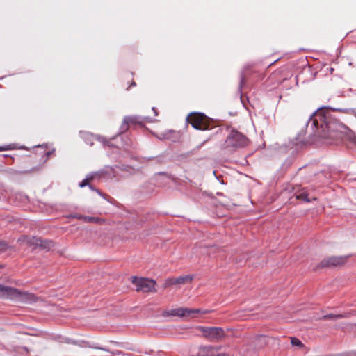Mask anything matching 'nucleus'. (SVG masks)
<instances>
[{"label":"nucleus","instance_id":"obj_1","mask_svg":"<svg viewBox=\"0 0 356 356\" xmlns=\"http://www.w3.org/2000/svg\"><path fill=\"white\" fill-rule=\"evenodd\" d=\"M320 121L325 126L327 131L331 132H343L345 127L337 122L335 119L327 117L324 114V111H318L314 115V124L318 123Z\"/></svg>","mask_w":356,"mask_h":356},{"label":"nucleus","instance_id":"obj_6","mask_svg":"<svg viewBox=\"0 0 356 356\" xmlns=\"http://www.w3.org/2000/svg\"><path fill=\"white\" fill-rule=\"evenodd\" d=\"M169 313L172 316H181V317L188 316V317L195 318V317H197L199 314H206L207 311H202L200 309L193 310V309H189L187 308H176V309H171L169 312Z\"/></svg>","mask_w":356,"mask_h":356},{"label":"nucleus","instance_id":"obj_11","mask_svg":"<svg viewBox=\"0 0 356 356\" xmlns=\"http://www.w3.org/2000/svg\"><path fill=\"white\" fill-rule=\"evenodd\" d=\"M83 219L85 222H98L100 220L97 218L90 217V216H84Z\"/></svg>","mask_w":356,"mask_h":356},{"label":"nucleus","instance_id":"obj_4","mask_svg":"<svg viewBox=\"0 0 356 356\" xmlns=\"http://www.w3.org/2000/svg\"><path fill=\"white\" fill-rule=\"evenodd\" d=\"M131 282L134 284L138 291L149 292L155 290V282L152 280L133 277Z\"/></svg>","mask_w":356,"mask_h":356},{"label":"nucleus","instance_id":"obj_8","mask_svg":"<svg viewBox=\"0 0 356 356\" xmlns=\"http://www.w3.org/2000/svg\"><path fill=\"white\" fill-rule=\"evenodd\" d=\"M200 330L202 334L210 339H220L224 336V332L218 327H200Z\"/></svg>","mask_w":356,"mask_h":356},{"label":"nucleus","instance_id":"obj_2","mask_svg":"<svg viewBox=\"0 0 356 356\" xmlns=\"http://www.w3.org/2000/svg\"><path fill=\"white\" fill-rule=\"evenodd\" d=\"M0 296L13 299H18L26 302H32L36 300V297L26 292L20 291L16 289L4 286L0 284Z\"/></svg>","mask_w":356,"mask_h":356},{"label":"nucleus","instance_id":"obj_3","mask_svg":"<svg viewBox=\"0 0 356 356\" xmlns=\"http://www.w3.org/2000/svg\"><path fill=\"white\" fill-rule=\"evenodd\" d=\"M192 126L197 129L205 130L209 128V120L207 116L200 113H191L187 118Z\"/></svg>","mask_w":356,"mask_h":356},{"label":"nucleus","instance_id":"obj_15","mask_svg":"<svg viewBox=\"0 0 356 356\" xmlns=\"http://www.w3.org/2000/svg\"><path fill=\"white\" fill-rule=\"evenodd\" d=\"M8 149V148L0 147V151Z\"/></svg>","mask_w":356,"mask_h":356},{"label":"nucleus","instance_id":"obj_7","mask_svg":"<svg viewBox=\"0 0 356 356\" xmlns=\"http://www.w3.org/2000/svg\"><path fill=\"white\" fill-rule=\"evenodd\" d=\"M348 258L347 256H332L323 259L321 264L323 267L339 266L344 264Z\"/></svg>","mask_w":356,"mask_h":356},{"label":"nucleus","instance_id":"obj_12","mask_svg":"<svg viewBox=\"0 0 356 356\" xmlns=\"http://www.w3.org/2000/svg\"><path fill=\"white\" fill-rule=\"evenodd\" d=\"M297 198L304 201H309V200L307 198V194L306 192H302L298 195Z\"/></svg>","mask_w":356,"mask_h":356},{"label":"nucleus","instance_id":"obj_9","mask_svg":"<svg viewBox=\"0 0 356 356\" xmlns=\"http://www.w3.org/2000/svg\"><path fill=\"white\" fill-rule=\"evenodd\" d=\"M245 138L239 133H234L232 137L228 140L229 143L234 145H243L245 144Z\"/></svg>","mask_w":356,"mask_h":356},{"label":"nucleus","instance_id":"obj_5","mask_svg":"<svg viewBox=\"0 0 356 356\" xmlns=\"http://www.w3.org/2000/svg\"><path fill=\"white\" fill-rule=\"evenodd\" d=\"M17 242L20 245H26L30 248L42 246L47 248H51L53 246V243L51 241H42L35 237H28L25 236L19 238Z\"/></svg>","mask_w":356,"mask_h":356},{"label":"nucleus","instance_id":"obj_13","mask_svg":"<svg viewBox=\"0 0 356 356\" xmlns=\"http://www.w3.org/2000/svg\"><path fill=\"white\" fill-rule=\"evenodd\" d=\"M291 344L294 346H301V341L297 339L293 338L291 339Z\"/></svg>","mask_w":356,"mask_h":356},{"label":"nucleus","instance_id":"obj_14","mask_svg":"<svg viewBox=\"0 0 356 356\" xmlns=\"http://www.w3.org/2000/svg\"><path fill=\"white\" fill-rule=\"evenodd\" d=\"M86 185V181H82L81 184H80V186L81 187H83L84 186Z\"/></svg>","mask_w":356,"mask_h":356},{"label":"nucleus","instance_id":"obj_10","mask_svg":"<svg viewBox=\"0 0 356 356\" xmlns=\"http://www.w3.org/2000/svg\"><path fill=\"white\" fill-rule=\"evenodd\" d=\"M192 280V277L190 275H184L178 277L170 278L168 282L172 285H180L186 283H188Z\"/></svg>","mask_w":356,"mask_h":356}]
</instances>
